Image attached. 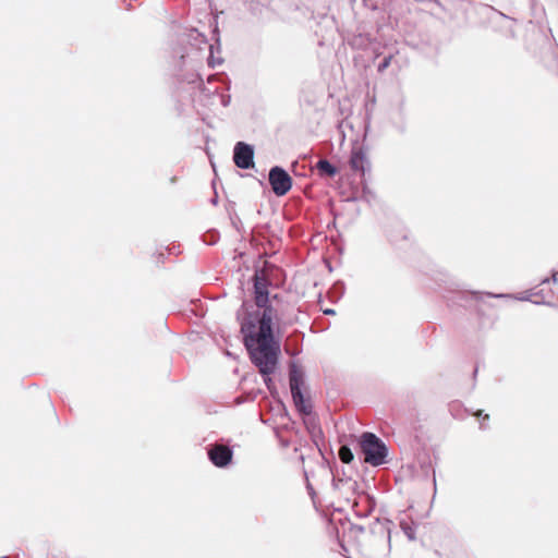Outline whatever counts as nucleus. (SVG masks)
<instances>
[{
  "mask_svg": "<svg viewBox=\"0 0 558 558\" xmlns=\"http://www.w3.org/2000/svg\"><path fill=\"white\" fill-rule=\"evenodd\" d=\"M232 450L221 444H215L208 449V458L218 468L227 466L232 460Z\"/></svg>",
  "mask_w": 558,
  "mask_h": 558,
  "instance_id": "nucleus-6",
  "label": "nucleus"
},
{
  "mask_svg": "<svg viewBox=\"0 0 558 558\" xmlns=\"http://www.w3.org/2000/svg\"><path fill=\"white\" fill-rule=\"evenodd\" d=\"M360 448L366 463L377 466L386 462L387 447L375 434L363 433L360 439Z\"/></svg>",
  "mask_w": 558,
  "mask_h": 558,
  "instance_id": "nucleus-2",
  "label": "nucleus"
},
{
  "mask_svg": "<svg viewBox=\"0 0 558 558\" xmlns=\"http://www.w3.org/2000/svg\"><path fill=\"white\" fill-rule=\"evenodd\" d=\"M339 458L343 463H350L353 460V453L347 446H342L339 449Z\"/></svg>",
  "mask_w": 558,
  "mask_h": 558,
  "instance_id": "nucleus-9",
  "label": "nucleus"
},
{
  "mask_svg": "<svg viewBox=\"0 0 558 558\" xmlns=\"http://www.w3.org/2000/svg\"><path fill=\"white\" fill-rule=\"evenodd\" d=\"M254 293L258 311L246 313L243 317L239 315L238 319L251 361L260 374L270 375L278 362L279 345L274 339L272 325L279 322L280 310L277 296L272 300L268 298V280L264 275L255 274Z\"/></svg>",
  "mask_w": 558,
  "mask_h": 558,
  "instance_id": "nucleus-1",
  "label": "nucleus"
},
{
  "mask_svg": "<svg viewBox=\"0 0 558 558\" xmlns=\"http://www.w3.org/2000/svg\"><path fill=\"white\" fill-rule=\"evenodd\" d=\"M325 314L327 315H331V314H335V311L333 310H326L324 311Z\"/></svg>",
  "mask_w": 558,
  "mask_h": 558,
  "instance_id": "nucleus-11",
  "label": "nucleus"
},
{
  "mask_svg": "<svg viewBox=\"0 0 558 558\" xmlns=\"http://www.w3.org/2000/svg\"><path fill=\"white\" fill-rule=\"evenodd\" d=\"M290 381V390L294 401L295 407L300 412L304 414H310L312 412V405L308 401L305 400L301 387L303 385V374L301 371L296 368H292L289 375Z\"/></svg>",
  "mask_w": 558,
  "mask_h": 558,
  "instance_id": "nucleus-3",
  "label": "nucleus"
},
{
  "mask_svg": "<svg viewBox=\"0 0 558 558\" xmlns=\"http://www.w3.org/2000/svg\"><path fill=\"white\" fill-rule=\"evenodd\" d=\"M316 169L318 170L319 174L320 175H326V177H333L336 173H337V169L336 167H333L328 160L326 159H320L317 163H316Z\"/></svg>",
  "mask_w": 558,
  "mask_h": 558,
  "instance_id": "nucleus-8",
  "label": "nucleus"
},
{
  "mask_svg": "<svg viewBox=\"0 0 558 558\" xmlns=\"http://www.w3.org/2000/svg\"><path fill=\"white\" fill-rule=\"evenodd\" d=\"M349 162L353 171L359 172L361 177L365 175V170L366 166L368 165V160L363 147L356 146L352 148Z\"/></svg>",
  "mask_w": 558,
  "mask_h": 558,
  "instance_id": "nucleus-7",
  "label": "nucleus"
},
{
  "mask_svg": "<svg viewBox=\"0 0 558 558\" xmlns=\"http://www.w3.org/2000/svg\"><path fill=\"white\" fill-rule=\"evenodd\" d=\"M269 183L277 196H283L292 187V178L282 168L274 167L269 171Z\"/></svg>",
  "mask_w": 558,
  "mask_h": 558,
  "instance_id": "nucleus-4",
  "label": "nucleus"
},
{
  "mask_svg": "<svg viewBox=\"0 0 558 558\" xmlns=\"http://www.w3.org/2000/svg\"><path fill=\"white\" fill-rule=\"evenodd\" d=\"M482 414H483V412H482V411H478L475 415H476V416H481Z\"/></svg>",
  "mask_w": 558,
  "mask_h": 558,
  "instance_id": "nucleus-12",
  "label": "nucleus"
},
{
  "mask_svg": "<svg viewBox=\"0 0 558 558\" xmlns=\"http://www.w3.org/2000/svg\"><path fill=\"white\" fill-rule=\"evenodd\" d=\"M254 150L252 146L243 142L236 143L234 147L233 160L236 167L241 169H250L254 166Z\"/></svg>",
  "mask_w": 558,
  "mask_h": 558,
  "instance_id": "nucleus-5",
  "label": "nucleus"
},
{
  "mask_svg": "<svg viewBox=\"0 0 558 558\" xmlns=\"http://www.w3.org/2000/svg\"><path fill=\"white\" fill-rule=\"evenodd\" d=\"M472 298L475 301L476 307H477L478 311L483 310L487 305L486 302L483 300L481 294L473 293Z\"/></svg>",
  "mask_w": 558,
  "mask_h": 558,
  "instance_id": "nucleus-10",
  "label": "nucleus"
}]
</instances>
